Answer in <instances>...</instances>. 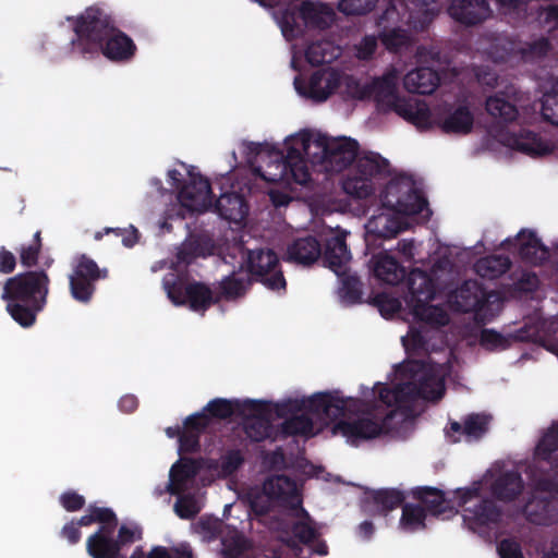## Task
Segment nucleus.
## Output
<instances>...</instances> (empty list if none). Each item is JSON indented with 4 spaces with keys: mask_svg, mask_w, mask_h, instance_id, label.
Segmentation results:
<instances>
[{
    "mask_svg": "<svg viewBox=\"0 0 558 558\" xmlns=\"http://www.w3.org/2000/svg\"><path fill=\"white\" fill-rule=\"evenodd\" d=\"M277 440L287 439L291 436H312L314 435V423L308 412L287 417L281 424L276 426Z\"/></svg>",
    "mask_w": 558,
    "mask_h": 558,
    "instance_id": "36",
    "label": "nucleus"
},
{
    "mask_svg": "<svg viewBox=\"0 0 558 558\" xmlns=\"http://www.w3.org/2000/svg\"><path fill=\"white\" fill-rule=\"evenodd\" d=\"M204 410L208 412L209 418L227 420L234 414H244V401L216 398L210 400Z\"/></svg>",
    "mask_w": 558,
    "mask_h": 558,
    "instance_id": "43",
    "label": "nucleus"
},
{
    "mask_svg": "<svg viewBox=\"0 0 558 558\" xmlns=\"http://www.w3.org/2000/svg\"><path fill=\"white\" fill-rule=\"evenodd\" d=\"M372 262L375 277L384 283L396 286L405 278V268L387 253L375 255Z\"/></svg>",
    "mask_w": 558,
    "mask_h": 558,
    "instance_id": "32",
    "label": "nucleus"
},
{
    "mask_svg": "<svg viewBox=\"0 0 558 558\" xmlns=\"http://www.w3.org/2000/svg\"><path fill=\"white\" fill-rule=\"evenodd\" d=\"M353 398H343L339 391L317 392L308 398L288 399L276 404V414L279 417L299 415V412H308L329 421L344 416L349 407L354 403Z\"/></svg>",
    "mask_w": 558,
    "mask_h": 558,
    "instance_id": "7",
    "label": "nucleus"
},
{
    "mask_svg": "<svg viewBox=\"0 0 558 558\" xmlns=\"http://www.w3.org/2000/svg\"><path fill=\"white\" fill-rule=\"evenodd\" d=\"M372 499L375 505L380 507L381 511L388 512L401 506L405 499L401 490L395 488H385L374 490Z\"/></svg>",
    "mask_w": 558,
    "mask_h": 558,
    "instance_id": "47",
    "label": "nucleus"
},
{
    "mask_svg": "<svg viewBox=\"0 0 558 558\" xmlns=\"http://www.w3.org/2000/svg\"><path fill=\"white\" fill-rule=\"evenodd\" d=\"M319 149L313 154V162H319L328 172H341L354 162L342 182L343 191L356 198H367L374 191L373 180L389 172V162L377 153L359 157V143L350 137H328L319 135L312 141Z\"/></svg>",
    "mask_w": 558,
    "mask_h": 558,
    "instance_id": "1",
    "label": "nucleus"
},
{
    "mask_svg": "<svg viewBox=\"0 0 558 558\" xmlns=\"http://www.w3.org/2000/svg\"><path fill=\"white\" fill-rule=\"evenodd\" d=\"M252 284L247 276H239L235 271L225 276L217 284H214L217 304L222 300L235 301L243 298Z\"/></svg>",
    "mask_w": 558,
    "mask_h": 558,
    "instance_id": "33",
    "label": "nucleus"
},
{
    "mask_svg": "<svg viewBox=\"0 0 558 558\" xmlns=\"http://www.w3.org/2000/svg\"><path fill=\"white\" fill-rule=\"evenodd\" d=\"M60 505L69 512H75L84 508L85 497L75 490H66L59 497Z\"/></svg>",
    "mask_w": 558,
    "mask_h": 558,
    "instance_id": "63",
    "label": "nucleus"
},
{
    "mask_svg": "<svg viewBox=\"0 0 558 558\" xmlns=\"http://www.w3.org/2000/svg\"><path fill=\"white\" fill-rule=\"evenodd\" d=\"M108 277V270L86 254H78L72 263V272L69 275V288L72 298L83 304L92 301L96 292V283Z\"/></svg>",
    "mask_w": 558,
    "mask_h": 558,
    "instance_id": "9",
    "label": "nucleus"
},
{
    "mask_svg": "<svg viewBox=\"0 0 558 558\" xmlns=\"http://www.w3.org/2000/svg\"><path fill=\"white\" fill-rule=\"evenodd\" d=\"M500 558H524L521 545L512 538H504L497 546Z\"/></svg>",
    "mask_w": 558,
    "mask_h": 558,
    "instance_id": "64",
    "label": "nucleus"
},
{
    "mask_svg": "<svg viewBox=\"0 0 558 558\" xmlns=\"http://www.w3.org/2000/svg\"><path fill=\"white\" fill-rule=\"evenodd\" d=\"M409 380L393 387L380 386L378 399L388 408H410L417 400L438 401L445 393V379L433 366L412 361L403 366Z\"/></svg>",
    "mask_w": 558,
    "mask_h": 558,
    "instance_id": "4",
    "label": "nucleus"
},
{
    "mask_svg": "<svg viewBox=\"0 0 558 558\" xmlns=\"http://www.w3.org/2000/svg\"><path fill=\"white\" fill-rule=\"evenodd\" d=\"M538 21L543 28L556 38V32H558V5L549 4L542 7L538 11Z\"/></svg>",
    "mask_w": 558,
    "mask_h": 558,
    "instance_id": "55",
    "label": "nucleus"
},
{
    "mask_svg": "<svg viewBox=\"0 0 558 558\" xmlns=\"http://www.w3.org/2000/svg\"><path fill=\"white\" fill-rule=\"evenodd\" d=\"M295 15L305 27L325 31L336 21V12L327 3L312 0H303L295 11Z\"/></svg>",
    "mask_w": 558,
    "mask_h": 558,
    "instance_id": "22",
    "label": "nucleus"
},
{
    "mask_svg": "<svg viewBox=\"0 0 558 558\" xmlns=\"http://www.w3.org/2000/svg\"><path fill=\"white\" fill-rule=\"evenodd\" d=\"M437 71L422 66L407 73L403 78L404 88L411 94L430 95L439 85Z\"/></svg>",
    "mask_w": 558,
    "mask_h": 558,
    "instance_id": "30",
    "label": "nucleus"
},
{
    "mask_svg": "<svg viewBox=\"0 0 558 558\" xmlns=\"http://www.w3.org/2000/svg\"><path fill=\"white\" fill-rule=\"evenodd\" d=\"M489 416L473 413L463 421V435L469 439H480L488 430Z\"/></svg>",
    "mask_w": 558,
    "mask_h": 558,
    "instance_id": "49",
    "label": "nucleus"
},
{
    "mask_svg": "<svg viewBox=\"0 0 558 558\" xmlns=\"http://www.w3.org/2000/svg\"><path fill=\"white\" fill-rule=\"evenodd\" d=\"M535 457H538L536 465L537 486L542 489H548L553 483L544 475L551 468V464H558V422L538 440L535 450Z\"/></svg>",
    "mask_w": 558,
    "mask_h": 558,
    "instance_id": "18",
    "label": "nucleus"
},
{
    "mask_svg": "<svg viewBox=\"0 0 558 558\" xmlns=\"http://www.w3.org/2000/svg\"><path fill=\"white\" fill-rule=\"evenodd\" d=\"M426 512L420 505L405 504L402 507L400 524L403 529L415 531L425 527Z\"/></svg>",
    "mask_w": 558,
    "mask_h": 558,
    "instance_id": "48",
    "label": "nucleus"
},
{
    "mask_svg": "<svg viewBox=\"0 0 558 558\" xmlns=\"http://www.w3.org/2000/svg\"><path fill=\"white\" fill-rule=\"evenodd\" d=\"M181 207L191 214L207 211L213 205V192L209 181L203 175H190V181L178 193Z\"/></svg>",
    "mask_w": 558,
    "mask_h": 558,
    "instance_id": "15",
    "label": "nucleus"
},
{
    "mask_svg": "<svg viewBox=\"0 0 558 558\" xmlns=\"http://www.w3.org/2000/svg\"><path fill=\"white\" fill-rule=\"evenodd\" d=\"M396 113L423 131L437 125V120L433 119L430 109L424 100L405 98L398 106Z\"/></svg>",
    "mask_w": 558,
    "mask_h": 558,
    "instance_id": "28",
    "label": "nucleus"
},
{
    "mask_svg": "<svg viewBox=\"0 0 558 558\" xmlns=\"http://www.w3.org/2000/svg\"><path fill=\"white\" fill-rule=\"evenodd\" d=\"M263 492L269 499L291 510H299L303 517L310 519L308 512L302 507V499L293 478L283 474L270 476L264 482Z\"/></svg>",
    "mask_w": 558,
    "mask_h": 558,
    "instance_id": "17",
    "label": "nucleus"
},
{
    "mask_svg": "<svg viewBox=\"0 0 558 558\" xmlns=\"http://www.w3.org/2000/svg\"><path fill=\"white\" fill-rule=\"evenodd\" d=\"M341 287L339 289V296L347 305H354L362 303V287L363 283L355 275H345L340 272Z\"/></svg>",
    "mask_w": 558,
    "mask_h": 558,
    "instance_id": "44",
    "label": "nucleus"
},
{
    "mask_svg": "<svg viewBox=\"0 0 558 558\" xmlns=\"http://www.w3.org/2000/svg\"><path fill=\"white\" fill-rule=\"evenodd\" d=\"M430 301H424L412 307L414 317L434 327H442L449 323L448 314L438 305H430Z\"/></svg>",
    "mask_w": 558,
    "mask_h": 558,
    "instance_id": "42",
    "label": "nucleus"
},
{
    "mask_svg": "<svg viewBox=\"0 0 558 558\" xmlns=\"http://www.w3.org/2000/svg\"><path fill=\"white\" fill-rule=\"evenodd\" d=\"M390 193L401 192V201H393L397 205V214L412 216L422 214L428 206L423 193L415 186L414 182L405 177L389 181Z\"/></svg>",
    "mask_w": 558,
    "mask_h": 558,
    "instance_id": "20",
    "label": "nucleus"
},
{
    "mask_svg": "<svg viewBox=\"0 0 558 558\" xmlns=\"http://www.w3.org/2000/svg\"><path fill=\"white\" fill-rule=\"evenodd\" d=\"M541 112L546 122L558 126V92L554 90L543 96Z\"/></svg>",
    "mask_w": 558,
    "mask_h": 558,
    "instance_id": "56",
    "label": "nucleus"
},
{
    "mask_svg": "<svg viewBox=\"0 0 558 558\" xmlns=\"http://www.w3.org/2000/svg\"><path fill=\"white\" fill-rule=\"evenodd\" d=\"M505 143L511 149L531 157L545 156L551 151L548 143L543 141L539 134L526 129L509 134Z\"/></svg>",
    "mask_w": 558,
    "mask_h": 558,
    "instance_id": "27",
    "label": "nucleus"
},
{
    "mask_svg": "<svg viewBox=\"0 0 558 558\" xmlns=\"http://www.w3.org/2000/svg\"><path fill=\"white\" fill-rule=\"evenodd\" d=\"M305 59L313 66L330 63L335 59L331 44L325 40L311 43L306 47Z\"/></svg>",
    "mask_w": 558,
    "mask_h": 558,
    "instance_id": "46",
    "label": "nucleus"
},
{
    "mask_svg": "<svg viewBox=\"0 0 558 558\" xmlns=\"http://www.w3.org/2000/svg\"><path fill=\"white\" fill-rule=\"evenodd\" d=\"M348 232L338 231L326 240L325 250H322V259L324 265L337 275H340L343 266L351 258V253L345 241Z\"/></svg>",
    "mask_w": 558,
    "mask_h": 558,
    "instance_id": "26",
    "label": "nucleus"
},
{
    "mask_svg": "<svg viewBox=\"0 0 558 558\" xmlns=\"http://www.w3.org/2000/svg\"><path fill=\"white\" fill-rule=\"evenodd\" d=\"M524 488L523 480L520 473L507 471L500 474L492 484L493 495L501 501H513Z\"/></svg>",
    "mask_w": 558,
    "mask_h": 558,
    "instance_id": "35",
    "label": "nucleus"
},
{
    "mask_svg": "<svg viewBox=\"0 0 558 558\" xmlns=\"http://www.w3.org/2000/svg\"><path fill=\"white\" fill-rule=\"evenodd\" d=\"M379 38L381 44L389 51L393 52H397L400 48L407 46L409 43V35L407 31L400 27L381 31Z\"/></svg>",
    "mask_w": 558,
    "mask_h": 558,
    "instance_id": "51",
    "label": "nucleus"
},
{
    "mask_svg": "<svg viewBox=\"0 0 558 558\" xmlns=\"http://www.w3.org/2000/svg\"><path fill=\"white\" fill-rule=\"evenodd\" d=\"M135 541V532L125 524L108 531L98 527L86 539V553L90 558H125L124 549Z\"/></svg>",
    "mask_w": 558,
    "mask_h": 558,
    "instance_id": "10",
    "label": "nucleus"
},
{
    "mask_svg": "<svg viewBox=\"0 0 558 558\" xmlns=\"http://www.w3.org/2000/svg\"><path fill=\"white\" fill-rule=\"evenodd\" d=\"M294 85L299 94L315 101H325L337 88L338 77L335 73L317 70L311 75L307 86H302L298 77L294 81Z\"/></svg>",
    "mask_w": 558,
    "mask_h": 558,
    "instance_id": "25",
    "label": "nucleus"
},
{
    "mask_svg": "<svg viewBox=\"0 0 558 558\" xmlns=\"http://www.w3.org/2000/svg\"><path fill=\"white\" fill-rule=\"evenodd\" d=\"M244 456L239 449H231L228 450L222 457H221V472L230 476L234 474L244 463Z\"/></svg>",
    "mask_w": 558,
    "mask_h": 558,
    "instance_id": "59",
    "label": "nucleus"
},
{
    "mask_svg": "<svg viewBox=\"0 0 558 558\" xmlns=\"http://www.w3.org/2000/svg\"><path fill=\"white\" fill-rule=\"evenodd\" d=\"M312 137L304 133L299 137L292 138V144L287 146V154L281 155L280 179L292 181L300 185H305L311 180L306 160L304 156H311Z\"/></svg>",
    "mask_w": 558,
    "mask_h": 558,
    "instance_id": "12",
    "label": "nucleus"
},
{
    "mask_svg": "<svg viewBox=\"0 0 558 558\" xmlns=\"http://www.w3.org/2000/svg\"><path fill=\"white\" fill-rule=\"evenodd\" d=\"M163 288L175 306H187L202 315L217 304L215 290L205 282L191 279L187 274H169L163 279Z\"/></svg>",
    "mask_w": 558,
    "mask_h": 558,
    "instance_id": "6",
    "label": "nucleus"
},
{
    "mask_svg": "<svg viewBox=\"0 0 558 558\" xmlns=\"http://www.w3.org/2000/svg\"><path fill=\"white\" fill-rule=\"evenodd\" d=\"M105 234H113L121 239V243L125 247H133L138 240L137 229L132 225L129 228H105L102 231H97L94 239L100 241Z\"/></svg>",
    "mask_w": 558,
    "mask_h": 558,
    "instance_id": "53",
    "label": "nucleus"
},
{
    "mask_svg": "<svg viewBox=\"0 0 558 558\" xmlns=\"http://www.w3.org/2000/svg\"><path fill=\"white\" fill-rule=\"evenodd\" d=\"M199 470L201 463L198 460L180 458L170 469L167 492L174 496L185 493L194 482Z\"/></svg>",
    "mask_w": 558,
    "mask_h": 558,
    "instance_id": "23",
    "label": "nucleus"
},
{
    "mask_svg": "<svg viewBox=\"0 0 558 558\" xmlns=\"http://www.w3.org/2000/svg\"><path fill=\"white\" fill-rule=\"evenodd\" d=\"M502 247L510 250L518 247L521 260L532 266H542L550 257L549 248L542 242L533 230H521L515 239H506Z\"/></svg>",
    "mask_w": 558,
    "mask_h": 558,
    "instance_id": "16",
    "label": "nucleus"
},
{
    "mask_svg": "<svg viewBox=\"0 0 558 558\" xmlns=\"http://www.w3.org/2000/svg\"><path fill=\"white\" fill-rule=\"evenodd\" d=\"M512 262L506 255H488L480 258L475 265V272L485 279H497L511 268Z\"/></svg>",
    "mask_w": 558,
    "mask_h": 558,
    "instance_id": "39",
    "label": "nucleus"
},
{
    "mask_svg": "<svg viewBox=\"0 0 558 558\" xmlns=\"http://www.w3.org/2000/svg\"><path fill=\"white\" fill-rule=\"evenodd\" d=\"M493 296L477 281H464L452 294L450 302L454 311L460 313H480L482 312L489 299Z\"/></svg>",
    "mask_w": 558,
    "mask_h": 558,
    "instance_id": "19",
    "label": "nucleus"
},
{
    "mask_svg": "<svg viewBox=\"0 0 558 558\" xmlns=\"http://www.w3.org/2000/svg\"><path fill=\"white\" fill-rule=\"evenodd\" d=\"M88 510L93 517L94 523H98L99 527H105L108 531L120 527L118 517L111 508L89 505Z\"/></svg>",
    "mask_w": 558,
    "mask_h": 558,
    "instance_id": "52",
    "label": "nucleus"
},
{
    "mask_svg": "<svg viewBox=\"0 0 558 558\" xmlns=\"http://www.w3.org/2000/svg\"><path fill=\"white\" fill-rule=\"evenodd\" d=\"M211 244L209 241L199 238L191 236L177 247L175 260L173 265L175 268L184 267L195 262L199 257H207L211 254Z\"/></svg>",
    "mask_w": 558,
    "mask_h": 558,
    "instance_id": "34",
    "label": "nucleus"
},
{
    "mask_svg": "<svg viewBox=\"0 0 558 558\" xmlns=\"http://www.w3.org/2000/svg\"><path fill=\"white\" fill-rule=\"evenodd\" d=\"M413 497L425 506V512L433 515H439L450 509L449 501L445 498V493L435 487H416L413 490Z\"/></svg>",
    "mask_w": 558,
    "mask_h": 558,
    "instance_id": "38",
    "label": "nucleus"
},
{
    "mask_svg": "<svg viewBox=\"0 0 558 558\" xmlns=\"http://www.w3.org/2000/svg\"><path fill=\"white\" fill-rule=\"evenodd\" d=\"M368 233L383 239L395 238L401 231L400 221L390 213L373 216L366 223Z\"/></svg>",
    "mask_w": 558,
    "mask_h": 558,
    "instance_id": "40",
    "label": "nucleus"
},
{
    "mask_svg": "<svg viewBox=\"0 0 558 558\" xmlns=\"http://www.w3.org/2000/svg\"><path fill=\"white\" fill-rule=\"evenodd\" d=\"M288 260L310 266L322 257V244L313 235L295 239L287 250Z\"/></svg>",
    "mask_w": 558,
    "mask_h": 558,
    "instance_id": "29",
    "label": "nucleus"
},
{
    "mask_svg": "<svg viewBox=\"0 0 558 558\" xmlns=\"http://www.w3.org/2000/svg\"><path fill=\"white\" fill-rule=\"evenodd\" d=\"M66 20L73 24L75 37L71 49L83 58H94L102 53L113 61L130 59L135 52L133 40L121 32L113 16L98 5H92L74 17Z\"/></svg>",
    "mask_w": 558,
    "mask_h": 558,
    "instance_id": "2",
    "label": "nucleus"
},
{
    "mask_svg": "<svg viewBox=\"0 0 558 558\" xmlns=\"http://www.w3.org/2000/svg\"><path fill=\"white\" fill-rule=\"evenodd\" d=\"M448 13L464 26H476L489 19L493 10L488 0H452Z\"/></svg>",
    "mask_w": 558,
    "mask_h": 558,
    "instance_id": "21",
    "label": "nucleus"
},
{
    "mask_svg": "<svg viewBox=\"0 0 558 558\" xmlns=\"http://www.w3.org/2000/svg\"><path fill=\"white\" fill-rule=\"evenodd\" d=\"M246 271L272 291L286 290V279L277 254L270 248L247 250Z\"/></svg>",
    "mask_w": 558,
    "mask_h": 558,
    "instance_id": "11",
    "label": "nucleus"
},
{
    "mask_svg": "<svg viewBox=\"0 0 558 558\" xmlns=\"http://www.w3.org/2000/svg\"><path fill=\"white\" fill-rule=\"evenodd\" d=\"M377 0H339L338 10L347 16H362L372 12Z\"/></svg>",
    "mask_w": 558,
    "mask_h": 558,
    "instance_id": "50",
    "label": "nucleus"
},
{
    "mask_svg": "<svg viewBox=\"0 0 558 558\" xmlns=\"http://www.w3.org/2000/svg\"><path fill=\"white\" fill-rule=\"evenodd\" d=\"M360 100L373 98L377 107L387 112H396L404 97L398 95L397 77L392 73L374 78L371 83L359 86L354 95Z\"/></svg>",
    "mask_w": 558,
    "mask_h": 558,
    "instance_id": "14",
    "label": "nucleus"
},
{
    "mask_svg": "<svg viewBox=\"0 0 558 558\" xmlns=\"http://www.w3.org/2000/svg\"><path fill=\"white\" fill-rule=\"evenodd\" d=\"M551 50V44L547 37H539L533 41L526 43L520 48L521 56L524 60H535L544 58Z\"/></svg>",
    "mask_w": 558,
    "mask_h": 558,
    "instance_id": "54",
    "label": "nucleus"
},
{
    "mask_svg": "<svg viewBox=\"0 0 558 558\" xmlns=\"http://www.w3.org/2000/svg\"><path fill=\"white\" fill-rule=\"evenodd\" d=\"M397 410L390 409L385 414L366 412L354 420H339L333 432L341 434L351 445H357L361 440L378 437L391 429V422Z\"/></svg>",
    "mask_w": 558,
    "mask_h": 558,
    "instance_id": "8",
    "label": "nucleus"
},
{
    "mask_svg": "<svg viewBox=\"0 0 558 558\" xmlns=\"http://www.w3.org/2000/svg\"><path fill=\"white\" fill-rule=\"evenodd\" d=\"M474 125V116L466 104L449 106L444 117L437 119V126L445 134L466 135Z\"/></svg>",
    "mask_w": 558,
    "mask_h": 558,
    "instance_id": "24",
    "label": "nucleus"
},
{
    "mask_svg": "<svg viewBox=\"0 0 558 558\" xmlns=\"http://www.w3.org/2000/svg\"><path fill=\"white\" fill-rule=\"evenodd\" d=\"M174 511L181 519L190 520L196 517L199 512L195 498L191 495H179L174 504Z\"/></svg>",
    "mask_w": 558,
    "mask_h": 558,
    "instance_id": "58",
    "label": "nucleus"
},
{
    "mask_svg": "<svg viewBox=\"0 0 558 558\" xmlns=\"http://www.w3.org/2000/svg\"><path fill=\"white\" fill-rule=\"evenodd\" d=\"M291 531L293 536L305 545L314 542L318 536L317 530L311 523L304 521L294 522Z\"/></svg>",
    "mask_w": 558,
    "mask_h": 558,
    "instance_id": "61",
    "label": "nucleus"
},
{
    "mask_svg": "<svg viewBox=\"0 0 558 558\" xmlns=\"http://www.w3.org/2000/svg\"><path fill=\"white\" fill-rule=\"evenodd\" d=\"M538 457L533 454L530 465V481L532 492L523 506L525 519L536 525L549 526L558 522V464H551L544 477H547L553 486L542 489L537 486L536 465Z\"/></svg>",
    "mask_w": 558,
    "mask_h": 558,
    "instance_id": "5",
    "label": "nucleus"
},
{
    "mask_svg": "<svg viewBox=\"0 0 558 558\" xmlns=\"http://www.w3.org/2000/svg\"><path fill=\"white\" fill-rule=\"evenodd\" d=\"M217 213L226 220L239 221L247 215V206L243 198L238 193H225L215 204Z\"/></svg>",
    "mask_w": 558,
    "mask_h": 558,
    "instance_id": "37",
    "label": "nucleus"
},
{
    "mask_svg": "<svg viewBox=\"0 0 558 558\" xmlns=\"http://www.w3.org/2000/svg\"><path fill=\"white\" fill-rule=\"evenodd\" d=\"M481 345L488 350L507 349L509 340L494 329H483L480 338Z\"/></svg>",
    "mask_w": 558,
    "mask_h": 558,
    "instance_id": "60",
    "label": "nucleus"
},
{
    "mask_svg": "<svg viewBox=\"0 0 558 558\" xmlns=\"http://www.w3.org/2000/svg\"><path fill=\"white\" fill-rule=\"evenodd\" d=\"M485 109L489 116L502 124L513 122L519 114L515 105L505 99L501 95L489 96L486 99Z\"/></svg>",
    "mask_w": 558,
    "mask_h": 558,
    "instance_id": "41",
    "label": "nucleus"
},
{
    "mask_svg": "<svg viewBox=\"0 0 558 558\" xmlns=\"http://www.w3.org/2000/svg\"><path fill=\"white\" fill-rule=\"evenodd\" d=\"M475 522L481 526L497 524L501 520V510L492 499H483L472 510Z\"/></svg>",
    "mask_w": 558,
    "mask_h": 558,
    "instance_id": "45",
    "label": "nucleus"
},
{
    "mask_svg": "<svg viewBox=\"0 0 558 558\" xmlns=\"http://www.w3.org/2000/svg\"><path fill=\"white\" fill-rule=\"evenodd\" d=\"M369 303L376 306L383 316L393 315L399 312L401 307V303L398 299L385 292L375 294Z\"/></svg>",
    "mask_w": 558,
    "mask_h": 558,
    "instance_id": "57",
    "label": "nucleus"
},
{
    "mask_svg": "<svg viewBox=\"0 0 558 558\" xmlns=\"http://www.w3.org/2000/svg\"><path fill=\"white\" fill-rule=\"evenodd\" d=\"M49 286L50 278L44 269L8 278L1 298L7 301V311L13 320L23 328L32 327L47 304Z\"/></svg>",
    "mask_w": 558,
    "mask_h": 558,
    "instance_id": "3",
    "label": "nucleus"
},
{
    "mask_svg": "<svg viewBox=\"0 0 558 558\" xmlns=\"http://www.w3.org/2000/svg\"><path fill=\"white\" fill-rule=\"evenodd\" d=\"M409 305L433 301L436 295V284L434 279L424 270L414 269L408 277Z\"/></svg>",
    "mask_w": 558,
    "mask_h": 558,
    "instance_id": "31",
    "label": "nucleus"
},
{
    "mask_svg": "<svg viewBox=\"0 0 558 558\" xmlns=\"http://www.w3.org/2000/svg\"><path fill=\"white\" fill-rule=\"evenodd\" d=\"M248 547L245 539L232 538L223 543L222 558H246Z\"/></svg>",
    "mask_w": 558,
    "mask_h": 558,
    "instance_id": "62",
    "label": "nucleus"
},
{
    "mask_svg": "<svg viewBox=\"0 0 558 558\" xmlns=\"http://www.w3.org/2000/svg\"><path fill=\"white\" fill-rule=\"evenodd\" d=\"M243 429L247 438L254 442L265 439L277 440L276 426L271 423V410L269 404L259 400H245Z\"/></svg>",
    "mask_w": 558,
    "mask_h": 558,
    "instance_id": "13",
    "label": "nucleus"
}]
</instances>
